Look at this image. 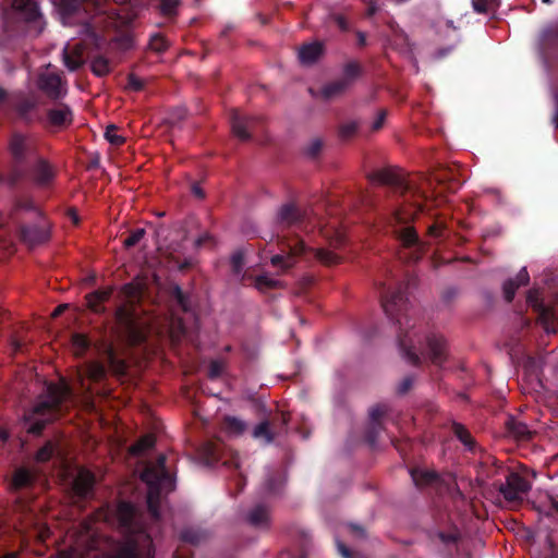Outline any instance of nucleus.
I'll use <instances>...</instances> for the list:
<instances>
[{"label":"nucleus","instance_id":"nucleus-1","mask_svg":"<svg viewBox=\"0 0 558 558\" xmlns=\"http://www.w3.org/2000/svg\"><path fill=\"white\" fill-rule=\"evenodd\" d=\"M411 284H416V278L413 276H407V280L399 283H393L390 279L380 283L383 310L398 327L397 341L404 359L415 366L421 364L418 345L423 348V352L436 366H441L448 357L446 337L435 333V331L423 335L421 328L417 327L416 320L410 315L409 298L407 296V289Z\"/></svg>","mask_w":558,"mask_h":558},{"label":"nucleus","instance_id":"nucleus-2","mask_svg":"<svg viewBox=\"0 0 558 558\" xmlns=\"http://www.w3.org/2000/svg\"><path fill=\"white\" fill-rule=\"evenodd\" d=\"M51 223L31 196H16L8 213L0 211V260L16 252V240L33 247L47 242Z\"/></svg>","mask_w":558,"mask_h":558},{"label":"nucleus","instance_id":"nucleus-3","mask_svg":"<svg viewBox=\"0 0 558 558\" xmlns=\"http://www.w3.org/2000/svg\"><path fill=\"white\" fill-rule=\"evenodd\" d=\"M64 23L92 24L105 12V0H52ZM12 8L26 22L34 23L38 32L43 29V14L36 0H12Z\"/></svg>","mask_w":558,"mask_h":558},{"label":"nucleus","instance_id":"nucleus-4","mask_svg":"<svg viewBox=\"0 0 558 558\" xmlns=\"http://www.w3.org/2000/svg\"><path fill=\"white\" fill-rule=\"evenodd\" d=\"M74 404V390L62 378L59 383L46 386L33 408L23 416L27 433L39 434L47 424L58 418L64 411Z\"/></svg>","mask_w":558,"mask_h":558},{"label":"nucleus","instance_id":"nucleus-5","mask_svg":"<svg viewBox=\"0 0 558 558\" xmlns=\"http://www.w3.org/2000/svg\"><path fill=\"white\" fill-rule=\"evenodd\" d=\"M38 105L37 97L31 94L12 93L8 94L0 88V111H14L20 118L26 121L39 120L43 125L53 131H61L73 122V112L69 106L58 104L47 110L46 117L40 118L35 109Z\"/></svg>","mask_w":558,"mask_h":558},{"label":"nucleus","instance_id":"nucleus-6","mask_svg":"<svg viewBox=\"0 0 558 558\" xmlns=\"http://www.w3.org/2000/svg\"><path fill=\"white\" fill-rule=\"evenodd\" d=\"M305 219L306 213H304L302 208L298 207L295 203H283L278 208L275 223L278 230V239L282 241V251H286L287 254L283 255V253H276L272 255L270 258L272 266L288 269V267L293 266L294 256L306 253L308 247L305 245L304 240L299 239V236H295L293 240H288L279 234V232H284L287 228L301 227Z\"/></svg>","mask_w":558,"mask_h":558},{"label":"nucleus","instance_id":"nucleus-7","mask_svg":"<svg viewBox=\"0 0 558 558\" xmlns=\"http://www.w3.org/2000/svg\"><path fill=\"white\" fill-rule=\"evenodd\" d=\"M132 15L121 17L112 8H107V72L110 71V58L121 59L126 51L134 48V36L131 31Z\"/></svg>","mask_w":558,"mask_h":558},{"label":"nucleus","instance_id":"nucleus-8","mask_svg":"<svg viewBox=\"0 0 558 558\" xmlns=\"http://www.w3.org/2000/svg\"><path fill=\"white\" fill-rule=\"evenodd\" d=\"M141 478L148 485L146 505L153 519H160V494L162 488L174 487L172 476L167 469V456L160 454L151 465L141 473Z\"/></svg>","mask_w":558,"mask_h":558},{"label":"nucleus","instance_id":"nucleus-9","mask_svg":"<svg viewBox=\"0 0 558 558\" xmlns=\"http://www.w3.org/2000/svg\"><path fill=\"white\" fill-rule=\"evenodd\" d=\"M9 150L14 165L5 175L0 174V183H4L10 189H15L21 185V180L24 177L22 165L36 150V141L32 136L15 133L9 142Z\"/></svg>","mask_w":558,"mask_h":558},{"label":"nucleus","instance_id":"nucleus-10","mask_svg":"<svg viewBox=\"0 0 558 558\" xmlns=\"http://www.w3.org/2000/svg\"><path fill=\"white\" fill-rule=\"evenodd\" d=\"M58 175L57 167L44 157H36L27 170H24L25 180L29 181L36 189L48 191L54 185Z\"/></svg>","mask_w":558,"mask_h":558},{"label":"nucleus","instance_id":"nucleus-11","mask_svg":"<svg viewBox=\"0 0 558 558\" xmlns=\"http://www.w3.org/2000/svg\"><path fill=\"white\" fill-rule=\"evenodd\" d=\"M322 233L327 239L328 247H313L312 252L316 260H319L324 266H335V264L342 260V255L338 253V248L345 245L347 235L337 227L323 229Z\"/></svg>","mask_w":558,"mask_h":558},{"label":"nucleus","instance_id":"nucleus-12","mask_svg":"<svg viewBox=\"0 0 558 558\" xmlns=\"http://www.w3.org/2000/svg\"><path fill=\"white\" fill-rule=\"evenodd\" d=\"M36 86L50 99H60L66 95L65 82L59 71L51 65H48L39 72Z\"/></svg>","mask_w":558,"mask_h":558},{"label":"nucleus","instance_id":"nucleus-13","mask_svg":"<svg viewBox=\"0 0 558 558\" xmlns=\"http://www.w3.org/2000/svg\"><path fill=\"white\" fill-rule=\"evenodd\" d=\"M526 303L537 314V320L542 324L546 332H557L558 330V313L554 307H548L541 299L539 290L532 289L527 291Z\"/></svg>","mask_w":558,"mask_h":558},{"label":"nucleus","instance_id":"nucleus-14","mask_svg":"<svg viewBox=\"0 0 558 558\" xmlns=\"http://www.w3.org/2000/svg\"><path fill=\"white\" fill-rule=\"evenodd\" d=\"M368 178L372 182L390 185V187L399 193H407V191H411L413 187V183L407 179L404 171L396 170V168H381V170L372 171Z\"/></svg>","mask_w":558,"mask_h":558},{"label":"nucleus","instance_id":"nucleus-15","mask_svg":"<svg viewBox=\"0 0 558 558\" xmlns=\"http://www.w3.org/2000/svg\"><path fill=\"white\" fill-rule=\"evenodd\" d=\"M118 317L121 323L123 338L130 345H141V343L146 342L147 330L134 315L125 310H119Z\"/></svg>","mask_w":558,"mask_h":558},{"label":"nucleus","instance_id":"nucleus-16","mask_svg":"<svg viewBox=\"0 0 558 558\" xmlns=\"http://www.w3.org/2000/svg\"><path fill=\"white\" fill-rule=\"evenodd\" d=\"M531 484L520 473H508L504 484H499L498 492L509 501L522 500V494L530 490Z\"/></svg>","mask_w":558,"mask_h":558},{"label":"nucleus","instance_id":"nucleus-17","mask_svg":"<svg viewBox=\"0 0 558 558\" xmlns=\"http://www.w3.org/2000/svg\"><path fill=\"white\" fill-rule=\"evenodd\" d=\"M428 537L430 541L438 539L444 545L446 558H453V553L459 550L462 532L459 526L450 525L447 531H429Z\"/></svg>","mask_w":558,"mask_h":558},{"label":"nucleus","instance_id":"nucleus-18","mask_svg":"<svg viewBox=\"0 0 558 558\" xmlns=\"http://www.w3.org/2000/svg\"><path fill=\"white\" fill-rule=\"evenodd\" d=\"M393 233L397 235L398 240L401 241V244L404 248H410L408 259L414 262L420 260L422 255L421 241L418 239L415 227H395Z\"/></svg>","mask_w":558,"mask_h":558},{"label":"nucleus","instance_id":"nucleus-19","mask_svg":"<svg viewBox=\"0 0 558 558\" xmlns=\"http://www.w3.org/2000/svg\"><path fill=\"white\" fill-rule=\"evenodd\" d=\"M231 131L240 140H250L254 130L260 120L253 118V116H245V113L239 112V110H232L230 112Z\"/></svg>","mask_w":558,"mask_h":558},{"label":"nucleus","instance_id":"nucleus-20","mask_svg":"<svg viewBox=\"0 0 558 558\" xmlns=\"http://www.w3.org/2000/svg\"><path fill=\"white\" fill-rule=\"evenodd\" d=\"M76 376L81 389L94 393L97 391L94 385L100 384L105 377V366L101 363H88Z\"/></svg>","mask_w":558,"mask_h":558},{"label":"nucleus","instance_id":"nucleus-21","mask_svg":"<svg viewBox=\"0 0 558 558\" xmlns=\"http://www.w3.org/2000/svg\"><path fill=\"white\" fill-rule=\"evenodd\" d=\"M429 182L442 185L448 191H457L462 185L459 170L452 166H440L432 173Z\"/></svg>","mask_w":558,"mask_h":558},{"label":"nucleus","instance_id":"nucleus-22","mask_svg":"<svg viewBox=\"0 0 558 558\" xmlns=\"http://www.w3.org/2000/svg\"><path fill=\"white\" fill-rule=\"evenodd\" d=\"M94 484L95 476L90 471L84 468L76 469L72 481V490L76 497L88 498L93 493Z\"/></svg>","mask_w":558,"mask_h":558},{"label":"nucleus","instance_id":"nucleus-23","mask_svg":"<svg viewBox=\"0 0 558 558\" xmlns=\"http://www.w3.org/2000/svg\"><path fill=\"white\" fill-rule=\"evenodd\" d=\"M117 515L120 526H122L125 532L134 533L140 530L141 525L137 519V510L132 502H126V500L119 502Z\"/></svg>","mask_w":558,"mask_h":558},{"label":"nucleus","instance_id":"nucleus-24","mask_svg":"<svg viewBox=\"0 0 558 558\" xmlns=\"http://www.w3.org/2000/svg\"><path fill=\"white\" fill-rule=\"evenodd\" d=\"M531 278L530 274L527 271V268L523 266V268L520 269L515 278L507 279L502 286L504 289V296L508 303L510 301H513L515 293L518 291V288L523 284H529Z\"/></svg>","mask_w":558,"mask_h":558},{"label":"nucleus","instance_id":"nucleus-25","mask_svg":"<svg viewBox=\"0 0 558 558\" xmlns=\"http://www.w3.org/2000/svg\"><path fill=\"white\" fill-rule=\"evenodd\" d=\"M324 52V44H322V41H313L312 44L301 45L298 57L301 63L313 64L319 61Z\"/></svg>","mask_w":558,"mask_h":558},{"label":"nucleus","instance_id":"nucleus-26","mask_svg":"<svg viewBox=\"0 0 558 558\" xmlns=\"http://www.w3.org/2000/svg\"><path fill=\"white\" fill-rule=\"evenodd\" d=\"M245 520L255 527H267L270 523L269 508L265 505L253 506L245 514Z\"/></svg>","mask_w":558,"mask_h":558},{"label":"nucleus","instance_id":"nucleus-27","mask_svg":"<svg viewBox=\"0 0 558 558\" xmlns=\"http://www.w3.org/2000/svg\"><path fill=\"white\" fill-rule=\"evenodd\" d=\"M364 68L357 60H350L342 66V82H344V93L359 76H362Z\"/></svg>","mask_w":558,"mask_h":558},{"label":"nucleus","instance_id":"nucleus-28","mask_svg":"<svg viewBox=\"0 0 558 558\" xmlns=\"http://www.w3.org/2000/svg\"><path fill=\"white\" fill-rule=\"evenodd\" d=\"M411 477L417 487H425V485H432L440 480L438 473L429 471V469H412Z\"/></svg>","mask_w":558,"mask_h":558},{"label":"nucleus","instance_id":"nucleus-29","mask_svg":"<svg viewBox=\"0 0 558 558\" xmlns=\"http://www.w3.org/2000/svg\"><path fill=\"white\" fill-rule=\"evenodd\" d=\"M506 428L510 435L520 440H529L532 437V432L527 427V424L517 421L514 417H509L506 421Z\"/></svg>","mask_w":558,"mask_h":558},{"label":"nucleus","instance_id":"nucleus-30","mask_svg":"<svg viewBox=\"0 0 558 558\" xmlns=\"http://www.w3.org/2000/svg\"><path fill=\"white\" fill-rule=\"evenodd\" d=\"M344 93V82L342 76L332 82H327L323 87H320L318 95L324 100H331V98H336V96H341Z\"/></svg>","mask_w":558,"mask_h":558},{"label":"nucleus","instance_id":"nucleus-31","mask_svg":"<svg viewBox=\"0 0 558 558\" xmlns=\"http://www.w3.org/2000/svg\"><path fill=\"white\" fill-rule=\"evenodd\" d=\"M451 429L453 435L463 442V445L468 448V450H474L476 446V441L474 437L471 435V432L464 424L456 423V421L451 424Z\"/></svg>","mask_w":558,"mask_h":558},{"label":"nucleus","instance_id":"nucleus-32","mask_svg":"<svg viewBox=\"0 0 558 558\" xmlns=\"http://www.w3.org/2000/svg\"><path fill=\"white\" fill-rule=\"evenodd\" d=\"M252 436L255 438H259L266 444H269L272 442V440L276 437V434H274L269 421H262L260 423L256 424V426L253 428Z\"/></svg>","mask_w":558,"mask_h":558},{"label":"nucleus","instance_id":"nucleus-33","mask_svg":"<svg viewBox=\"0 0 558 558\" xmlns=\"http://www.w3.org/2000/svg\"><path fill=\"white\" fill-rule=\"evenodd\" d=\"M180 538L183 543H190V545H199L202 541L206 539V532L201 531V529H183L180 533Z\"/></svg>","mask_w":558,"mask_h":558},{"label":"nucleus","instance_id":"nucleus-34","mask_svg":"<svg viewBox=\"0 0 558 558\" xmlns=\"http://www.w3.org/2000/svg\"><path fill=\"white\" fill-rule=\"evenodd\" d=\"M34 481V474L24 468L17 469L12 478V485L14 488H23L32 484Z\"/></svg>","mask_w":558,"mask_h":558},{"label":"nucleus","instance_id":"nucleus-35","mask_svg":"<svg viewBox=\"0 0 558 558\" xmlns=\"http://www.w3.org/2000/svg\"><path fill=\"white\" fill-rule=\"evenodd\" d=\"M87 307L95 313L105 311V291L97 290L86 296Z\"/></svg>","mask_w":558,"mask_h":558},{"label":"nucleus","instance_id":"nucleus-36","mask_svg":"<svg viewBox=\"0 0 558 558\" xmlns=\"http://www.w3.org/2000/svg\"><path fill=\"white\" fill-rule=\"evenodd\" d=\"M247 424L242 418L233 417V415H227L223 420V428L233 435H242L246 429Z\"/></svg>","mask_w":558,"mask_h":558},{"label":"nucleus","instance_id":"nucleus-37","mask_svg":"<svg viewBox=\"0 0 558 558\" xmlns=\"http://www.w3.org/2000/svg\"><path fill=\"white\" fill-rule=\"evenodd\" d=\"M64 63L68 69L74 71L84 63V57L78 50L70 51L68 48L64 49Z\"/></svg>","mask_w":558,"mask_h":558},{"label":"nucleus","instance_id":"nucleus-38","mask_svg":"<svg viewBox=\"0 0 558 558\" xmlns=\"http://www.w3.org/2000/svg\"><path fill=\"white\" fill-rule=\"evenodd\" d=\"M384 429L383 423H376V421H372V418L368 417V425L365 430V439L368 444L374 446V444L377 442L379 438V434Z\"/></svg>","mask_w":558,"mask_h":558},{"label":"nucleus","instance_id":"nucleus-39","mask_svg":"<svg viewBox=\"0 0 558 558\" xmlns=\"http://www.w3.org/2000/svg\"><path fill=\"white\" fill-rule=\"evenodd\" d=\"M90 345V340L82 333H75L72 336V347L75 355H83Z\"/></svg>","mask_w":558,"mask_h":558},{"label":"nucleus","instance_id":"nucleus-40","mask_svg":"<svg viewBox=\"0 0 558 558\" xmlns=\"http://www.w3.org/2000/svg\"><path fill=\"white\" fill-rule=\"evenodd\" d=\"M59 452L58 445L54 441H47L36 453L38 462H46L50 460L54 453Z\"/></svg>","mask_w":558,"mask_h":558},{"label":"nucleus","instance_id":"nucleus-41","mask_svg":"<svg viewBox=\"0 0 558 558\" xmlns=\"http://www.w3.org/2000/svg\"><path fill=\"white\" fill-rule=\"evenodd\" d=\"M171 295L181 306L182 311H191V299L185 294L184 290L181 289L180 284H174V287H172Z\"/></svg>","mask_w":558,"mask_h":558},{"label":"nucleus","instance_id":"nucleus-42","mask_svg":"<svg viewBox=\"0 0 558 558\" xmlns=\"http://www.w3.org/2000/svg\"><path fill=\"white\" fill-rule=\"evenodd\" d=\"M254 284L256 289L260 291L274 290V288L282 286L278 279L269 278V276H265V274H263V276H257Z\"/></svg>","mask_w":558,"mask_h":558},{"label":"nucleus","instance_id":"nucleus-43","mask_svg":"<svg viewBox=\"0 0 558 558\" xmlns=\"http://www.w3.org/2000/svg\"><path fill=\"white\" fill-rule=\"evenodd\" d=\"M107 141L112 146H120L126 141V136L119 133V126L109 123V125H107Z\"/></svg>","mask_w":558,"mask_h":558},{"label":"nucleus","instance_id":"nucleus-44","mask_svg":"<svg viewBox=\"0 0 558 558\" xmlns=\"http://www.w3.org/2000/svg\"><path fill=\"white\" fill-rule=\"evenodd\" d=\"M230 265L234 275L242 274L245 265V253L243 250H236L231 254Z\"/></svg>","mask_w":558,"mask_h":558},{"label":"nucleus","instance_id":"nucleus-45","mask_svg":"<svg viewBox=\"0 0 558 558\" xmlns=\"http://www.w3.org/2000/svg\"><path fill=\"white\" fill-rule=\"evenodd\" d=\"M154 444H156V437L154 436H144L141 437L131 448L133 453H144V451L153 448Z\"/></svg>","mask_w":558,"mask_h":558},{"label":"nucleus","instance_id":"nucleus-46","mask_svg":"<svg viewBox=\"0 0 558 558\" xmlns=\"http://www.w3.org/2000/svg\"><path fill=\"white\" fill-rule=\"evenodd\" d=\"M498 0H472V7L477 13H489L498 7Z\"/></svg>","mask_w":558,"mask_h":558},{"label":"nucleus","instance_id":"nucleus-47","mask_svg":"<svg viewBox=\"0 0 558 558\" xmlns=\"http://www.w3.org/2000/svg\"><path fill=\"white\" fill-rule=\"evenodd\" d=\"M169 46V41L167 37L161 36V34H154L149 39V47L151 50L156 51H165Z\"/></svg>","mask_w":558,"mask_h":558},{"label":"nucleus","instance_id":"nucleus-48","mask_svg":"<svg viewBox=\"0 0 558 558\" xmlns=\"http://www.w3.org/2000/svg\"><path fill=\"white\" fill-rule=\"evenodd\" d=\"M179 4V0H160L159 9L162 14H166L167 16H172V14L177 13Z\"/></svg>","mask_w":558,"mask_h":558},{"label":"nucleus","instance_id":"nucleus-49","mask_svg":"<svg viewBox=\"0 0 558 558\" xmlns=\"http://www.w3.org/2000/svg\"><path fill=\"white\" fill-rule=\"evenodd\" d=\"M145 234V229H143V227H138L137 229H134V231H132L125 240H123V244L125 247H133V245H136V243H138V241H141Z\"/></svg>","mask_w":558,"mask_h":558},{"label":"nucleus","instance_id":"nucleus-50","mask_svg":"<svg viewBox=\"0 0 558 558\" xmlns=\"http://www.w3.org/2000/svg\"><path fill=\"white\" fill-rule=\"evenodd\" d=\"M359 129V125L356 121H348L343 125L340 126L339 133L342 140H350V137H353L354 134H356Z\"/></svg>","mask_w":558,"mask_h":558},{"label":"nucleus","instance_id":"nucleus-51","mask_svg":"<svg viewBox=\"0 0 558 558\" xmlns=\"http://www.w3.org/2000/svg\"><path fill=\"white\" fill-rule=\"evenodd\" d=\"M388 413V405L377 404L373 405L368 411V417L376 422H383L385 414Z\"/></svg>","mask_w":558,"mask_h":558},{"label":"nucleus","instance_id":"nucleus-52","mask_svg":"<svg viewBox=\"0 0 558 558\" xmlns=\"http://www.w3.org/2000/svg\"><path fill=\"white\" fill-rule=\"evenodd\" d=\"M281 481L277 475H268L265 481V488L267 493H278Z\"/></svg>","mask_w":558,"mask_h":558},{"label":"nucleus","instance_id":"nucleus-53","mask_svg":"<svg viewBox=\"0 0 558 558\" xmlns=\"http://www.w3.org/2000/svg\"><path fill=\"white\" fill-rule=\"evenodd\" d=\"M415 381V376L413 374H409V376H405L403 379H401L397 391L398 393H407L411 388L413 387Z\"/></svg>","mask_w":558,"mask_h":558},{"label":"nucleus","instance_id":"nucleus-54","mask_svg":"<svg viewBox=\"0 0 558 558\" xmlns=\"http://www.w3.org/2000/svg\"><path fill=\"white\" fill-rule=\"evenodd\" d=\"M223 371V363L221 361H210L208 365V377L211 379H216V377H219V375L222 374Z\"/></svg>","mask_w":558,"mask_h":558},{"label":"nucleus","instance_id":"nucleus-55","mask_svg":"<svg viewBox=\"0 0 558 558\" xmlns=\"http://www.w3.org/2000/svg\"><path fill=\"white\" fill-rule=\"evenodd\" d=\"M126 87L131 88V90H142L145 87V81H142L141 76L129 75Z\"/></svg>","mask_w":558,"mask_h":558},{"label":"nucleus","instance_id":"nucleus-56","mask_svg":"<svg viewBox=\"0 0 558 558\" xmlns=\"http://www.w3.org/2000/svg\"><path fill=\"white\" fill-rule=\"evenodd\" d=\"M331 19H333L335 23L342 32H349L351 27L350 23L348 19L344 17V15H342V13H333V15H331Z\"/></svg>","mask_w":558,"mask_h":558},{"label":"nucleus","instance_id":"nucleus-57","mask_svg":"<svg viewBox=\"0 0 558 558\" xmlns=\"http://www.w3.org/2000/svg\"><path fill=\"white\" fill-rule=\"evenodd\" d=\"M444 228H446L445 221L435 220L429 227H428V233L430 235H434V238H438V235H441Z\"/></svg>","mask_w":558,"mask_h":558},{"label":"nucleus","instance_id":"nucleus-58","mask_svg":"<svg viewBox=\"0 0 558 558\" xmlns=\"http://www.w3.org/2000/svg\"><path fill=\"white\" fill-rule=\"evenodd\" d=\"M117 362V355L116 351L111 344V342L107 339V372L110 369V367L114 366V363Z\"/></svg>","mask_w":558,"mask_h":558},{"label":"nucleus","instance_id":"nucleus-59","mask_svg":"<svg viewBox=\"0 0 558 558\" xmlns=\"http://www.w3.org/2000/svg\"><path fill=\"white\" fill-rule=\"evenodd\" d=\"M92 71L99 77L105 75V59L97 58L92 63Z\"/></svg>","mask_w":558,"mask_h":558},{"label":"nucleus","instance_id":"nucleus-60","mask_svg":"<svg viewBox=\"0 0 558 558\" xmlns=\"http://www.w3.org/2000/svg\"><path fill=\"white\" fill-rule=\"evenodd\" d=\"M336 547L342 558H354L352 550L341 539H336Z\"/></svg>","mask_w":558,"mask_h":558},{"label":"nucleus","instance_id":"nucleus-61","mask_svg":"<svg viewBox=\"0 0 558 558\" xmlns=\"http://www.w3.org/2000/svg\"><path fill=\"white\" fill-rule=\"evenodd\" d=\"M322 147H323L322 140H313L307 147L308 156H312L314 158V156H317V154H319Z\"/></svg>","mask_w":558,"mask_h":558},{"label":"nucleus","instance_id":"nucleus-62","mask_svg":"<svg viewBox=\"0 0 558 558\" xmlns=\"http://www.w3.org/2000/svg\"><path fill=\"white\" fill-rule=\"evenodd\" d=\"M386 116H387V110H379V112L377 114V119L375 121H373V123H372V129L379 130V128H383L385 124Z\"/></svg>","mask_w":558,"mask_h":558},{"label":"nucleus","instance_id":"nucleus-63","mask_svg":"<svg viewBox=\"0 0 558 558\" xmlns=\"http://www.w3.org/2000/svg\"><path fill=\"white\" fill-rule=\"evenodd\" d=\"M187 112L185 110V108H177L171 117H170V120L172 122H175V121H182V119H184V117H186Z\"/></svg>","mask_w":558,"mask_h":558},{"label":"nucleus","instance_id":"nucleus-64","mask_svg":"<svg viewBox=\"0 0 558 558\" xmlns=\"http://www.w3.org/2000/svg\"><path fill=\"white\" fill-rule=\"evenodd\" d=\"M379 7L376 0H368L366 16H374V14L378 13Z\"/></svg>","mask_w":558,"mask_h":558}]
</instances>
